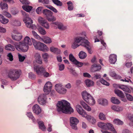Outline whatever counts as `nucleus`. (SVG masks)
<instances>
[{"mask_svg": "<svg viewBox=\"0 0 133 133\" xmlns=\"http://www.w3.org/2000/svg\"><path fill=\"white\" fill-rule=\"evenodd\" d=\"M32 109L34 112L37 114H38L41 111V108L37 104L34 105L33 106Z\"/></svg>", "mask_w": 133, "mask_h": 133, "instance_id": "obj_19", "label": "nucleus"}, {"mask_svg": "<svg viewBox=\"0 0 133 133\" xmlns=\"http://www.w3.org/2000/svg\"><path fill=\"white\" fill-rule=\"evenodd\" d=\"M69 58L70 61L76 66L78 67H81L83 65V64L82 63L78 61L72 54H70Z\"/></svg>", "mask_w": 133, "mask_h": 133, "instance_id": "obj_10", "label": "nucleus"}, {"mask_svg": "<svg viewBox=\"0 0 133 133\" xmlns=\"http://www.w3.org/2000/svg\"><path fill=\"white\" fill-rule=\"evenodd\" d=\"M12 38L16 41H19L22 38L21 35H12Z\"/></svg>", "mask_w": 133, "mask_h": 133, "instance_id": "obj_36", "label": "nucleus"}, {"mask_svg": "<svg viewBox=\"0 0 133 133\" xmlns=\"http://www.w3.org/2000/svg\"><path fill=\"white\" fill-rule=\"evenodd\" d=\"M55 89L59 93L64 94L65 93L66 90L62 87L61 84H58L55 85Z\"/></svg>", "mask_w": 133, "mask_h": 133, "instance_id": "obj_12", "label": "nucleus"}, {"mask_svg": "<svg viewBox=\"0 0 133 133\" xmlns=\"http://www.w3.org/2000/svg\"><path fill=\"white\" fill-rule=\"evenodd\" d=\"M1 7L3 11L2 14L4 16L8 17H10L11 16V14L7 12L8 8V5L6 3L2 2L0 3Z\"/></svg>", "mask_w": 133, "mask_h": 133, "instance_id": "obj_9", "label": "nucleus"}, {"mask_svg": "<svg viewBox=\"0 0 133 133\" xmlns=\"http://www.w3.org/2000/svg\"><path fill=\"white\" fill-rule=\"evenodd\" d=\"M29 78L32 79L35 78L36 76L32 72H30L29 74Z\"/></svg>", "mask_w": 133, "mask_h": 133, "instance_id": "obj_56", "label": "nucleus"}, {"mask_svg": "<svg viewBox=\"0 0 133 133\" xmlns=\"http://www.w3.org/2000/svg\"><path fill=\"white\" fill-rule=\"evenodd\" d=\"M21 12L24 16L23 21L25 24L26 27L32 29H36V26L32 24L33 23L32 20L28 17V15L26 14V12L23 11H21Z\"/></svg>", "mask_w": 133, "mask_h": 133, "instance_id": "obj_4", "label": "nucleus"}, {"mask_svg": "<svg viewBox=\"0 0 133 133\" xmlns=\"http://www.w3.org/2000/svg\"><path fill=\"white\" fill-rule=\"evenodd\" d=\"M57 110L58 112L61 111L65 114L71 113L74 111L70 107V103L65 100L58 101L57 104Z\"/></svg>", "mask_w": 133, "mask_h": 133, "instance_id": "obj_2", "label": "nucleus"}, {"mask_svg": "<svg viewBox=\"0 0 133 133\" xmlns=\"http://www.w3.org/2000/svg\"><path fill=\"white\" fill-rule=\"evenodd\" d=\"M22 8L24 10L27 12L30 11L32 8V6L27 5H23Z\"/></svg>", "mask_w": 133, "mask_h": 133, "instance_id": "obj_33", "label": "nucleus"}, {"mask_svg": "<svg viewBox=\"0 0 133 133\" xmlns=\"http://www.w3.org/2000/svg\"><path fill=\"white\" fill-rule=\"evenodd\" d=\"M90 43L87 40H85L83 37H77L74 39V42L72 45V47L75 49L81 45L84 46L88 50L89 53L91 54L92 52L91 49Z\"/></svg>", "mask_w": 133, "mask_h": 133, "instance_id": "obj_1", "label": "nucleus"}, {"mask_svg": "<svg viewBox=\"0 0 133 133\" xmlns=\"http://www.w3.org/2000/svg\"><path fill=\"white\" fill-rule=\"evenodd\" d=\"M39 2H41L43 4H48L49 3V0H38Z\"/></svg>", "mask_w": 133, "mask_h": 133, "instance_id": "obj_58", "label": "nucleus"}, {"mask_svg": "<svg viewBox=\"0 0 133 133\" xmlns=\"http://www.w3.org/2000/svg\"><path fill=\"white\" fill-rule=\"evenodd\" d=\"M42 57L44 61H46L47 59L49 57V56L48 53H45L42 54Z\"/></svg>", "mask_w": 133, "mask_h": 133, "instance_id": "obj_50", "label": "nucleus"}, {"mask_svg": "<svg viewBox=\"0 0 133 133\" xmlns=\"http://www.w3.org/2000/svg\"><path fill=\"white\" fill-rule=\"evenodd\" d=\"M52 24L54 25L52 26H53L55 27V26L56 25L59 29L62 30H65L66 29V27L64 26L63 24L61 23L55 22H52Z\"/></svg>", "mask_w": 133, "mask_h": 133, "instance_id": "obj_16", "label": "nucleus"}, {"mask_svg": "<svg viewBox=\"0 0 133 133\" xmlns=\"http://www.w3.org/2000/svg\"><path fill=\"white\" fill-rule=\"evenodd\" d=\"M47 7L50 9L51 10L54 12L57 13V10L55 8L50 5H48L47 6Z\"/></svg>", "mask_w": 133, "mask_h": 133, "instance_id": "obj_52", "label": "nucleus"}, {"mask_svg": "<svg viewBox=\"0 0 133 133\" xmlns=\"http://www.w3.org/2000/svg\"><path fill=\"white\" fill-rule=\"evenodd\" d=\"M22 42L25 44H27L28 45H31L32 44L31 40L28 36L24 38V41Z\"/></svg>", "mask_w": 133, "mask_h": 133, "instance_id": "obj_26", "label": "nucleus"}, {"mask_svg": "<svg viewBox=\"0 0 133 133\" xmlns=\"http://www.w3.org/2000/svg\"><path fill=\"white\" fill-rule=\"evenodd\" d=\"M38 21L39 23L43 26L46 29L49 28V24L46 20L42 17H39L38 18Z\"/></svg>", "mask_w": 133, "mask_h": 133, "instance_id": "obj_13", "label": "nucleus"}, {"mask_svg": "<svg viewBox=\"0 0 133 133\" xmlns=\"http://www.w3.org/2000/svg\"><path fill=\"white\" fill-rule=\"evenodd\" d=\"M110 75L112 77H116L117 74L114 72H111L110 73Z\"/></svg>", "mask_w": 133, "mask_h": 133, "instance_id": "obj_64", "label": "nucleus"}, {"mask_svg": "<svg viewBox=\"0 0 133 133\" xmlns=\"http://www.w3.org/2000/svg\"><path fill=\"white\" fill-rule=\"evenodd\" d=\"M33 44L34 45L35 48L38 49V48L39 47V45H40L41 42H37L33 38H31Z\"/></svg>", "mask_w": 133, "mask_h": 133, "instance_id": "obj_29", "label": "nucleus"}, {"mask_svg": "<svg viewBox=\"0 0 133 133\" xmlns=\"http://www.w3.org/2000/svg\"><path fill=\"white\" fill-rule=\"evenodd\" d=\"M20 48H18L19 51H21L24 52L27 51L29 49V46L27 44L21 42Z\"/></svg>", "mask_w": 133, "mask_h": 133, "instance_id": "obj_17", "label": "nucleus"}, {"mask_svg": "<svg viewBox=\"0 0 133 133\" xmlns=\"http://www.w3.org/2000/svg\"><path fill=\"white\" fill-rule=\"evenodd\" d=\"M46 99V95L42 94L41 95L38 97V101L40 104L43 105L45 103Z\"/></svg>", "mask_w": 133, "mask_h": 133, "instance_id": "obj_15", "label": "nucleus"}, {"mask_svg": "<svg viewBox=\"0 0 133 133\" xmlns=\"http://www.w3.org/2000/svg\"><path fill=\"white\" fill-rule=\"evenodd\" d=\"M53 2L57 6H61L62 5V3L58 0H52Z\"/></svg>", "mask_w": 133, "mask_h": 133, "instance_id": "obj_47", "label": "nucleus"}, {"mask_svg": "<svg viewBox=\"0 0 133 133\" xmlns=\"http://www.w3.org/2000/svg\"><path fill=\"white\" fill-rule=\"evenodd\" d=\"M101 66L99 64H94L91 66V70L93 72L100 70L101 68Z\"/></svg>", "mask_w": 133, "mask_h": 133, "instance_id": "obj_18", "label": "nucleus"}, {"mask_svg": "<svg viewBox=\"0 0 133 133\" xmlns=\"http://www.w3.org/2000/svg\"><path fill=\"white\" fill-rule=\"evenodd\" d=\"M100 82L104 85L107 86H109V83L102 78L101 79Z\"/></svg>", "mask_w": 133, "mask_h": 133, "instance_id": "obj_49", "label": "nucleus"}, {"mask_svg": "<svg viewBox=\"0 0 133 133\" xmlns=\"http://www.w3.org/2000/svg\"><path fill=\"white\" fill-rule=\"evenodd\" d=\"M68 4V9L69 10H71L73 9V6L72 3L71 1H69L67 2Z\"/></svg>", "mask_w": 133, "mask_h": 133, "instance_id": "obj_44", "label": "nucleus"}, {"mask_svg": "<svg viewBox=\"0 0 133 133\" xmlns=\"http://www.w3.org/2000/svg\"><path fill=\"white\" fill-rule=\"evenodd\" d=\"M82 94L83 99L88 103L90 105H94L95 103V100L90 94L86 91H84Z\"/></svg>", "mask_w": 133, "mask_h": 133, "instance_id": "obj_6", "label": "nucleus"}, {"mask_svg": "<svg viewBox=\"0 0 133 133\" xmlns=\"http://www.w3.org/2000/svg\"><path fill=\"white\" fill-rule=\"evenodd\" d=\"M117 56L114 54L111 55L109 56V61L112 64H114L117 61Z\"/></svg>", "mask_w": 133, "mask_h": 133, "instance_id": "obj_22", "label": "nucleus"}, {"mask_svg": "<svg viewBox=\"0 0 133 133\" xmlns=\"http://www.w3.org/2000/svg\"><path fill=\"white\" fill-rule=\"evenodd\" d=\"M43 10V8L42 7L39 6L37 9L36 11L37 14H41Z\"/></svg>", "mask_w": 133, "mask_h": 133, "instance_id": "obj_46", "label": "nucleus"}, {"mask_svg": "<svg viewBox=\"0 0 133 133\" xmlns=\"http://www.w3.org/2000/svg\"><path fill=\"white\" fill-rule=\"evenodd\" d=\"M50 50L51 52L57 54H59L60 52V50L59 49L57 48H55L53 46L51 47Z\"/></svg>", "mask_w": 133, "mask_h": 133, "instance_id": "obj_27", "label": "nucleus"}, {"mask_svg": "<svg viewBox=\"0 0 133 133\" xmlns=\"http://www.w3.org/2000/svg\"><path fill=\"white\" fill-rule=\"evenodd\" d=\"M83 76L84 77L90 78L91 77V75L88 73L87 72L84 73H83Z\"/></svg>", "mask_w": 133, "mask_h": 133, "instance_id": "obj_61", "label": "nucleus"}, {"mask_svg": "<svg viewBox=\"0 0 133 133\" xmlns=\"http://www.w3.org/2000/svg\"><path fill=\"white\" fill-rule=\"evenodd\" d=\"M7 56L8 57V59L10 61H12L13 60V56L11 53H9L7 55Z\"/></svg>", "mask_w": 133, "mask_h": 133, "instance_id": "obj_55", "label": "nucleus"}, {"mask_svg": "<svg viewBox=\"0 0 133 133\" xmlns=\"http://www.w3.org/2000/svg\"><path fill=\"white\" fill-rule=\"evenodd\" d=\"M35 57L36 63L39 64H41L42 63V60L39 54L36 53L35 55Z\"/></svg>", "mask_w": 133, "mask_h": 133, "instance_id": "obj_21", "label": "nucleus"}, {"mask_svg": "<svg viewBox=\"0 0 133 133\" xmlns=\"http://www.w3.org/2000/svg\"><path fill=\"white\" fill-rule=\"evenodd\" d=\"M76 109L78 112L82 116L84 117H86L87 115L86 112L82 109V107L79 105H77L76 106Z\"/></svg>", "mask_w": 133, "mask_h": 133, "instance_id": "obj_14", "label": "nucleus"}, {"mask_svg": "<svg viewBox=\"0 0 133 133\" xmlns=\"http://www.w3.org/2000/svg\"><path fill=\"white\" fill-rule=\"evenodd\" d=\"M85 117L87 118V119L92 124H94L96 122V119L92 117L87 115V117Z\"/></svg>", "mask_w": 133, "mask_h": 133, "instance_id": "obj_37", "label": "nucleus"}, {"mask_svg": "<svg viewBox=\"0 0 133 133\" xmlns=\"http://www.w3.org/2000/svg\"><path fill=\"white\" fill-rule=\"evenodd\" d=\"M111 102L114 104H119L120 103V101L116 98L114 97H112L111 99Z\"/></svg>", "mask_w": 133, "mask_h": 133, "instance_id": "obj_38", "label": "nucleus"}, {"mask_svg": "<svg viewBox=\"0 0 133 133\" xmlns=\"http://www.w3.org/2000/svg\"><path fill=\"white\" fill-rule=\"evenodd\" d=\"M98 126L103 129L109 130L112 131L113 133H117L116 131L113 127V125L110 123H104L101 122L98 124Z\"/></svg>", "mask_w": 133, "mask_h": 133, "instance_id": "obj_7", "label": "nucleus"}, {"mask_svg": "<svg viewBox=\"0 0 133 133\" xmlns=\"http://www.w3.org/2000/svg\"><path fill=\"white\" fill-rule=\"evenodd\" d=\"M5 48V49L9 51H14L15 50L14 46L11 45V44H9L6 46Z\"/></svg>", "mask_w": 133, "mask_h": 133, "instance_id": "obj_35", "label": "nucleus"}, {"mask_svg": "<svg viewBox=\"0 0 133 133\" xmlns=\"http://www.w3.org/2000/svg\"><path fill=\"white\" fill-rule=\"evenodd\" d=\"M38 124L39 125V128L43 131H45L46 127L44 125V122L42 121H40L38 122Z\"/></svg>", "mask_w": 133, "mask_h": 133, "instance_id": "obj_31", "label": "nucleus"}, {"mask_svg": "<svg viewBox=\"0 0 133 133\" xmlns=\"http://www.w3.org/2000/svg\"><path fill=\"white\" fill-rule=\"evenodd\" d=\"M119 88L125 92H131V90L129 88L125 86L120 85L119 86Z\"/></svg>", "mask_w": 133, "mask_h": 133, "instance_id": "obj_30", "label": "nucleus"}, {"mask_svg": "<svg viewBox=\"0 0 133 133\" xmlns=\"http://www.w3.org/2000/svg\"><path fill=\"white\" fill-rule=\"evenodd\" d=\"M80 103L82 106L83 108L87 110L88 111H90L91 110V108L86 104L83 101H81Z\"/></svg>", "mask_w": 133, "mask_h": 133, "instance_id": "obj_24", "label": "nucleus"}, {"mask_svg": "<svg viewBox=\"0 0 133 133\" xmlns=\"http://www.w3.org/2000/svg\"><path fill=\"white\" fill-rule=\"evenodd\" d=\"M43 13L49 21L53 22L55 20L54 17L52 16V13L50 11L46 9L43 10Z\"/></svg>", "mask_w": 133, "mask_h": 133, "instance_id": "obj_8", "label": "nucleus"}, {"mask_svg": "<svg viewBox=\"0 0 133 133\" xmlns=\"http://www.w3.org/2000/svg\"><path fill=\"white\" fill-rule=\"evenodd\" d=\"M32 34L33 35H34V36L35 38L39 39H41V37L39 36V35H38L37 34L36 32H35V31L32 30Z\"/></svg>", "mask_w": 133, "mask_h": 133, "instance_id": "obj_51", "label": "nucleus"}, {"mask_svg": "<svg viewBox=\"0 0 133 133\" xmlns=\"http://www.w3.org/2000/svg\"><path fill=\"white\" fill-rule=\"evenodd\" d=\"M34 69L35 71L38 75H42L44 77L47 78L49 76V74L46 72L45 69L42 67H40L37 64H34Z\"/></svg>", "mask_w": 133, "mask_h": 133, "instance_id": "obj_5", "label": "nucleus"}, {"mask_svg": "<svg viewBox=\"0 0 133 133\" xmlns=\"http://www.w3.org/2000/svg\"><path fill=\"white\" fill-rule=\"evenodd\" d=\"M99 103L103 105H107L108 104V102L105 99H101L99 101Z\"/></svg>", "mask_w": 133, "mask_h": 133, "instance_id": "obj_32", "label": "nucleus"}, {"mask_svg": "<svg viewBox=\"0 0 133 133\" xmlns=\"http://www.w3.org/2000/svg\"><path fill=\"white\" fill-rule=\"evenodd\" d=\"M23 4H28L29 2L27 0H19Z\"/></svg>", "mask_w": 133, "mask_h": 133, "instance_id": "obj_62", "label": "nucleus"}, {"mask_svg": "<svg viewBox=\"0 0 133 133\" xmlns=\"http://www.w3.org/2000/svg\"><path fill=\"white\" fill-rule=\"evenodd\" d=\"M114 123L117 125H122L123 122L118 119H116L114 121Z\"/></svg>", "mask_w": 133, "mask_h": 133, "instance_id": "obj_43", "label": "nucleus"}, {"mask_svg": "<svg viewBox=\"0 0 133 133\" xmlns=\"http://www.w3.org/2000/svg\"><path fill=\"white\" fill-rule=\"evenodd\" d=\"M43 41L46 43H50L52 42L51 39L48 37L44 38L43 39Z\"/></svg>", "mask_w": 133, "mask_h": 133, "instance_id": "obj_42", "label": "nucleus"}, {"mask_svg": "<svg viewBox=\"0 0 133 133\" xmlns=\"http://www.w3.org/2000/svg\"><path fill=\"white\" fill-rule=\"evenodd\" d=\"M20 70L16 69H11L7 72L8 77L12 81L18 79L21 75Z\"/></svg>", "mask_w": 133, "mask_h": 133, "instance_id": "obj_3", "label": "nucleus"}, {"mask_svg": "<svg viewBox=\"0 0 133 133\" xmlns=\"http://www.w3.org/2000/svg\"><path fill=\"white\" fill-rule=\"evenodd\" d=\"M85 83L88 87H90L94 85V82L90 79H87L85 81Z\"/></svg>", "mask_w": 133, "mask_h": 133, "instance_id": "obj_28", "label": "nucleus"}, {"mask_svg": "<svg viewBox=\"0 0 133 133\" xmlns=\"http://www.w3.org/2000/svg\"><path fill=\"white\" fill-rule=\"evenodd\" d=\"M0 22L3 24H5L8 23L9 20L5 18L2 15L0 14Z\"/></svg>", "mask_w": 133, "mask_h": 133, "instance_id": "obj_25", "label": "nucleus"}, {"mask_svg": "<svg viewBox=\"0 0 133 133\" xmlns=\"http://www.w3.org/2000/svg\"><path fill=\"white\" fill-rule=\"evenodd\" d=\"M68 69L69 70V72L73 75L75 76H77L78 74L75 70L74 69L72 68H68Z\"/></svg>", "mask_w": 133, "mask_h": 133, "instance_id": "obj_39", "label": "nucleus"}, {"mask_svg": "<svg viewBox=\"0 0 133 133\" xmlns=\"http://www.w3.org/2000/svg\"><path fill=\"white\" fill-rule=\"evenodd\" d=\"M52 88H49L48 87H45V86H44L43 91L46 94H48L51 91Z\"/></svg>", "mask_w": 133, "mask_h": 133, "instance_id": "obj_40", "label": "nucleus"}, {"mask_svg": "<svg viewBox=\"0 0 133 133\" xmlns=\"http://www.w3.org/2000/svg\"><path fill=\"white\" fill-rule=\"evenodd\" d=\"M48 48L46 45L43 43L41 42L40 45L38 48V49L43 51H47Z\"/></svg>", "mask_w": 133, "mask_h": 133, "instance_id": "obj_20", "label": "nucleus"}, {"mask_svg": "<svg viewBox=\"0 0 133 133\" xmlns=\"http://www.w3.org/2000/svg\"><path fill=\"white\" fill-rule=\"evenodd\" d=\"M18 57L19 61L20 62L23 61L25 59V57L24 56H22L20 54L18 55Z\"/></svg>", "mask_w": 133, "mask_h": 133, "instance_id": "obj_57", "label": "nucleus"}, {"mask_svg": "<svg viewBox=\"0 0 133 133\" xmlns=\"http://www.w3.org/2000/svg\"><path fill=\"white\" fill-rule=\"evenodd\" d=\"M114 92L119 97L121 98H123L125 97L124 94L121 91L119 90L116 89L115 90Z\"/></svg>", "mask_w": 133, "mask_h": 133, "instance_id": "obj_23", "label": "nucleus"}, {"mask_svg": "<svg viewBox=\"0 0 133 133\" xmlns=\"http://www.w3.org/2000/svg\"><path fill=\"white\" fill-rule=\"evenodd\" d=\"M6 31V29L0 26V32L2 33H5Z\"/></svg>", "mask_w": 133, "mask_h": 133, "instance_id": "obj_60", "label": "nucleus"}, {"mask_svg": "<svg viewBox=\"0 0 133 133\" xmlns=\"http://www.w3.org/2000/svg\"><path fill=\"white\" fill-rule=\"evenodd\" d=\"M64 65L63 64H61L59 65V70L60 71L63 70L64 68Z\"/></svg>", "mask_w": 133, "mask_h": 133, "instance_id": "obj_63", "label": "nucleus"}, {"mask_svg": "<svg viewBox=\"0 0 133 133\" xmlns=\"http://www.w3.org/2000/svg\"><path fill=\"white\" fill-rule=\"evenodd\" d=\"M38 30L39 33L42 35H44L46 33V32L44 29L42 27H39Z\"/></svg>", "mask_w": 133, "mask_h": 133, "instance_id": "obj_45", "label": "nucleus"}, {"mask_svg": "<svg viewBox=\"0 0 133 133\" xmlns=\"http://www.w3.org/2000/svg\"><path fill=\"white\" fill-rule=\"evenodd\" d=\"M26 115L27 116L29 117V118H30L34 122V123L35 122L36 120L31 112H28Z\"/></svg>", "mask_w": 133, "mask_h": 133, "instance_id": "obj_41", "label": "nucleus"}, {"mask_svg": "<svg viewBox=\"0 0 133 133\" xmlns=\"http://www.w3.org/2000/svg\"><path fill=\"white\" fill-rule=\"evenodd\" d=\"M78 56L80 59H84L86 57L87 55L85 52L81 51L79 53Z\"/></svg>", "mask_w": 133, "mask_h": 133, "instance_id": "obj_34", "label": "nucleus"}, {"mask_svg": "<svg viewBox=\"0 0 133 133\" xmlns=\"http://www.w3.org/2000/svg\"><path fill=\"white\" fill-rule=\"evenodd\" d=\"M21 42H15L14 44L16 49L18 51V48H20V46L21 45Z\"/></svg>", "mask_w": 133, "mask_h": 133, "instance_id": "obj_53", "label": "nucleus"}, {"mask_svg": "<svg viewBox=\"0 0 133 133\" xmlns=\"http://www.w3.org/2000/svg\"><path fill=\"white\" fill-rule=\"evenodd\" d=\"M126 96L127 99L129 101H132L133 100V97L131 95L128 94H126Z\"/></svg>", "mask_w": 133, "mask_h": 133, "instance_id": "obj_54", "label": "nucleus"}, {"mask_svg": "<svg viewBox=\"0 0 133 133\" xmlns=\"http://www.w3.org/2000/svg\"><path fill=\"white\" fill-rule=\"evenodd\" d=\"M99 118L101 120H105L106 117L105 115L102 112L100 113L98 115Z\"/></svg>", "mask_w": 133, "mask_h": 133, "instance_id": "obj_48", "label": "nucleus"}, {"mask_svg": "<svg viewBox=\"0 0 133 133\" xmlns=\"http://www.w3.org/2000/svg\"><path fill=\"white\" fill-rule=\"evenodd\" d=\"M79 122V120L75 117H71L70 118V125L73 129H77V125Z\"/></svg>", "mask_w": 133, "mask_h": 133, "instance_id": "obj_11", "label": "nucleus"}, {"mask_svg": "<svg viewBox=\"0 0 133 133\" xmlns=\"http://www.w3.org/2000/svg\"><path fill=\"white\" fill-rule=\"evenodd\" d=\"M44 86H45V88L47 87H48L49 88H52V84H51V82H46V83L45 85Z\"/></svg>", "mask_w": 133, "mask_h": 133, "instance_id": "obj_59", "label": "nucleus"}]
</instances>
